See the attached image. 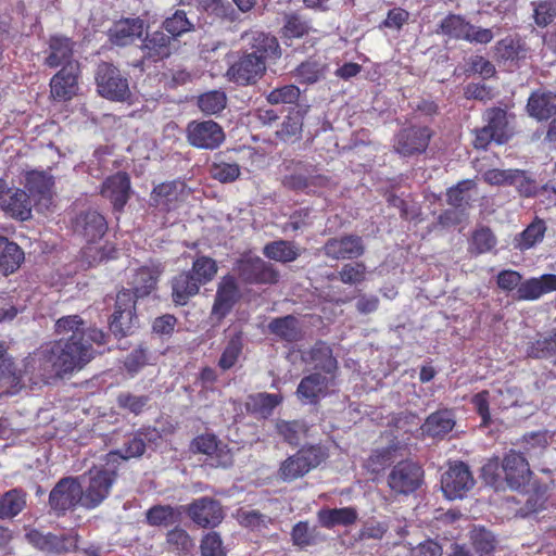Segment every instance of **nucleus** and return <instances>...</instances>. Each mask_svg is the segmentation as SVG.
<instances>
[{
	"label": "nucleus",
	"mask_w": 556,
	"mask_h": 556,
	"mask_svg": "<svg viewBox=\"0 0 556 556\" xmlns=\"http://www.w3.org/2000/svg\"><path fill=\"white\" fill-rule=\"evenodd\" d=\"M54 332L62 336L50 343L64 375L83 369L96 355L93 344L104 345L108 338L100 329L87 328L79 315L60 317Z\"/></svg>",
	"instance_id": "obj_1"
},
{
	"label": "nucleus",
	"mask_w": 556,
	"mask_h": 556,
	"mask_svg": "<svg viewBox=\"0 0 556 556\" xmlns=\"http://www.w3.org/2000/svg\"><path fill=\"white\" fill-rule=\"evenodd\" d=\"M81 479V506L90 510L100 506L109 497L117 479V470L94 466Z\"/></svg>",
	"instance_id": "obj_2"
},
{
	"label": "nucleus",
	"mask_w": 556,
	"mask_h": 556,
	"mask_svg": "<svg viewBox=\"0 0 556 556\" xmlns=\"http://www.w3.org/2000/svg\"><path fill=\"white\" fill-rule=\"evenodd\" d=\"M56 356L51 343L42 344L30 353L23 362V369H17L22 374V379L27 377L33 383L47 381L52 376H64L58 364Z\"/></svg>",
	"instance_id": "obj_3"
},
{
	"label": "nucleus",
	"mask_w": 556,
	"mask_h": 556,
	"mask_svg": "<svg viewBox=\"0 0 556 556\" xmlns=\"http://www.w3.org/2000/svg\"><path fill=\"white\" fill-rule=\"evenodd\" d=\"M437 34L447 36L455 40H465L470 43L486 45L494 38L490 28L475 26L463 15L450 13L438 25Z\"/></svg>",
	"instance_id": "obj_4"
},
{
	"label": "nucleus",
	"mask_w": 556,
	"mask_h": 556,
	"mask_svg": "<svg viewBox=\"0 0 556 556\" xmlns=\"http://www.w3.org/2000/svg\"><path fill=\"white\" fill-rule=\"evenodd\" d=\"M189 448L193 454L205 455V464L211 468L228 469L233 466L232 450L214 433L205 432L194 437Z\"/></svg>",
	"instance_id": "obj_5"
},
{
	"label": "nucleus",
	"mask_w": 556,
	"mask_h": 556,
	"mask_svg": "<svg viewBox=\"0 0 556 556\" xmlns=\"http://www.w3.org/2000/svg\"><path fill=\"white\" fill-rule=\"evenodd\" d=\"M97 90L100 96L111 101L123 102L130 98L128 79L109 62H101L96 71Z\"/></svg>",
	"instance_id": "obj_6"
},
{
	"label": "nucleus",
	"mask_w": 556,
	"mask_h": 556,
	"mask_svg": "<svg viewBox=\"0 0 556 556\" xmlns=\"http://www.w3.org/2000/svg\"><path fill=\"white\" fill-rule=\"evenodd\" d=\"M25 538L33 547L49 555L67 554L76 551L78 546V534L74 531L54 534L30 529Z\"/></svg>",
	"instance_id": "obj_7"
},
{
	"label": "nucleus",
	"mask_w": 556,
	"mask_h": 556,
	"mask_svg": "<svg viewBox=\"0 0 556 556\" xmlns=\"http://www.w3.org/2000/svg\"><path fill=\"white\" fill-rule=\"evenodd\" d=\"M233 269L247 285H275L279 280V271L275 266L258 256L239 258Z\"/></svg>",
	"instance_id": "obj_8"
},
{
	"label": "nucleus",
	"mask_w": 556,
	"mask_h": 556,
	"mask_svg": "<svg viewBox=\"0 0 556 556\" xmlns=\"http://www.w3.org/2000/svg\"><path fill=\"white\" fill-rule=\"evenodd\" d=\"M50 509L56 517L65 516L78 504L81 505V483L77 477L61 478L49 494Z\"/></svg>",
	"instance_id": "obj_9"
},
{
	"label": "nucleus",
	"mask_w": 556,
	"mask_h": 556,
	"mask_svg": "<svg viewBox=\"0 0 556 556\" xmlns=\"http://www.w3.org/2000/svg\"><path fill=\"white\" fill-rule=\"evenodd\" d=\"M241 38L245 43L243 50L261 60V63L266 67L270 63H276L281 58L279 41L269 33L250 29L244 31Z\"/></svg>",
	"instance_id": "obj_10"
},
{
	"label": "nucleus",
	"mask_w": 556,
	"mask_h": 556,
	"mask_svg": "<svg viewBox=\"0 0 556 556\" xmlns=\"http://www.w3.org/2000/svg\"><path fill=\"white\" fill-rule=\"evenodd\" d=\"M186 184L179 180L161 182L153 187L149 204L159 214L179 210L187 199Z\"/></svg>",
	"instance_id": "obj_11"
},
{
	"label": "nucleus",
	"mask_w": 556,
	"mask_h": 556,
	"mask_svg": "<svg viewBox=\"0 0 556 556\" xmlns=\"http://www.w3.org/2000/svg\"><path fill=\"white\" fill-rule=\"evenodd\" d=\"M76 42L63 34H52L46 41L43 65L49 68H62L80 65L75 58Z\"/></svg>",
	"instance_id": "obj_12"
},
{
	"label": "nucleus",
	"mask_w": 556,
	"mask_h": 556,
	"mask_svg": "<svg viewBox=\"0 0 556 556\" xmlns=\"http://www.w3.org/2000/svg\"><path fill=\"white\" fill-rule=\"evenodd\" d=\"M186 137L190 146L204 150H215L226 139L223 127L212 119L189 122L186 128Z\"/></svg>",
	"instance_id": "obj_13"
},
{
	"label": "nucleus",
	"mask_w": 556,
	"mask_h": 556,
	"mask_svg": "<svg viewBox=\"0 0 556 556\" xmlns=\"http://www.w3.org/2000/svg\"><path fill=\"white\" fill-rule=\"evenodd\" d=\"M173 37H169L163 30L147 33L141 40V59L137 60L132 66L143 72L146 65L169 58L173 51Z\"/></svg>",
	"instance_id": "obj_14"
},
{
	"label": "nucleus",
	"mask_w": 556,
	"mask_h": 556,
	"mask_svg": "<svg viewBox=\"0 0 556 556\" xmlns=\"http://www.w3.org/2000/svg\"><path fill=\"white\" fill-rule=\"evenodd\" d=\"M424 480V469L412 460L399 462L390 471L387 482L392 492L408 495L418 490Z\"/></svg>",
	"instance_id": "obj_15"
},
{
	"label": "nucleus",
	"mask_w": 556,
	"mask_h": 556,
	"mask_svg": "<svg viewBox=\"0 0 556 556\" xmlns=\"http://www.w3.org/2000/svg\"><path fill=\"white\" fill-rule=\"evenodd\" d=\"M137 321L136 300L130 290L124 289L116 295L114 313L110 320V330L116 337H126L132 332Z\"/></svg>",
	"instance_id": "obj_16"
},
{
	"label": "nucleus",
	"mask_w": 556,
	"mask_h": 556,
	"mask_svg": "<svg viewBox=\"0 0 556 556\" xmlns=\"http://www.w3.org/2000/svg\"><path fill=\"white\" fill-rule=\"evenodd\" d=\"M433 131L428 126H409L402 128L394 137L393 148L396 153L408 157L426 152Z\"/></svg>",
	"instance_id": "obj_17"
},
{
	"label": "nucleus",
	"mask_w": 556,
	"mask_h": 556,
	"mask_svg": "<svg viewBox=\"0 0 556 556\" xmlns=\"http://www.w3.org/2000/svg\"><path fill=\"white\" fill-rule=\"evenodd\" d=\"M266 71L267 67L261 63V60L242 50L239 59L228 67L226 76L229 81L245 87L255 85L263 78Z\"/></svg>",
	"instance_id": "obj_18"
},
{
	"label": "nucleus",
	"mask_w": 556,
	"mask_h": 556,
	"mask_svg": "<svg viewBox=\"0 0 556 556\" xmlns=\"http://www.w3.org/2000/svg\"><path fill=\"white\" fill-rule=\"evenodd\" d=\"M185 513L201 528H215L225 517L219 501L208 496L193 500L185 507Z\"/></svg>",
	"instance_id": "obj_19"
},
{
	"label": "nucleus",
	"mask_w": 556,
	"mask_h": 556,
	"mask_svg": "<svg viewBox=\"0 0 556 556\" xmlns=\"http://www.w3.org/2000/svg\"><path fill=\"white\" fill-rule=\"evenodd\" d=\"M442 491L450 500L462 498L473 486L475 479L463 462L451 464L441 479Z\"/></svg>",
	"instance_id": "obj_20"
},
{
	"label": "nucleus",
	"mask_w": 556,
	"mask_h": 556,
	"mask_svg": "<svg viewBox=\"0 0 556 556\" xmlns=\"http://www.w3.org/2000/svg\"><path fill=\"white\" fill-rule=\"evenodd\" d=\"M0 208L13 218L27 220L31 216L28 193L20 188H10L0 179Z\"/></svg>",
	"instance_id": "obj_21"
},
{
	"label": "nucleus",
	"mask_w": 556,
	"mask_h": 556,
	"mask_svg": "<svg viewBox=\"0 0 556 556\" xmlns=\"http://www.w3.org/2000/svg\"><path fill=\"white\" fill-rule=\"evenodd\" d=\"M334 376L312 372L304 376L298 388L296 396L303 404L317 405L321 399L329 394V389L334 384Z\"/></svg>",
	"instance_id": "obj_22"
},
{
	"label": "nucleus",
	"mask_w": 556,
	"mask_h": 556,
	"mask_svg": "<svg viewBox=\"0 0 556 556\" xmlns=\"http://www.w3.org/2000/svg\"><path fill=\"white\" fill-rule=\"evenodd\" d=\"M501 468L508 486L513 490H520L530 481V466L522 453L510 450L505 455Z\"/></svg>",
	"instance_id": "obj_23"
},
{
	"label": "nucleus",
	"mask_w": 556,
	"mask_h": 556,
	"mask_svg": "<svg viewBox=\"0 0 556 556\" xmlns=\"http://www.w3.org/2000/svg\"><path fill=\"white\" fill-rule=\"evenodd\" d=\"M146 28V21L141 17H122L109 28L108 37L112 45L127 47L140 39Z\"/></svg>",
	"instance_id": "obj_24"
},
{
	"label": "nucleus",
	"mask_w": 556,
	"mask_h": 556,
	"mask_svg": "<svg viewBox=\"0 0 556 556\" xmlns=\"http://www.w3.org/2000/svg\"><path fill=\"white\" fill-rule=\"evenodd\" d=\"M329 178L318 174L312 166L295 170L282 179L285 188L305 193H316L319 189L329 185Z\"/></svg>",
	"instance_id": "obj_25"
},
{
	"label": "nucleus",
	"mask_w": 556,
	"mask_h": 556,
	"mask_svg": "<svg viewBox=\"0 0 556 556\" xmlns=\"http://www.w3.org/2000/svg\"><path fill=\"white\" fill-rule=\"evenodd\" d=\"M80 65L60 68L50 79V94L56 101L73 99L78 90Z\"/></svg>",
	"instance_id": "obj_26"
},
{
	"label": "nucleus",
	"mask_w": 556,
	"mask_h": 556,
	"mask_svg": "<svg viewBox=\"0 0 556 556\" xmlns=\"http://www.w3.org/2000/svg\"><path fill=\"white\" fill-rule=\"evenodd\" d=\"M365 253L362 237L357 235H344L339 238H330L324 245V254L332 260H354Z\"/></svg>",
	"instance_id": "obj_27"
},
{
	"label": "nucleus",
	"mask_w": 556,
	"mask_h": 556,
	"mask_svg": "<svg viewBox=\"0 0 556 556\" xmlns=\"http://www.w3.org/2000/svg\"><path fill=\"white\" fill-rule=\"evenodd\" d=\"M130 178L126 172H117L105 178L101 195L109 199L113 210L122 212L130 198Z\"/></svg>",
	"instance_id": "obj_28"
},
{
	"label": "nucleus",
	"mask_w": 556,
	"mask_h": 556,
	"mask_svg": "<svg viewBox=\"0 0 556 556\" xmlns=\"http://www.w3.org/2000/svg\"><path fill=\"white\" fill-rule=\"evenodd\" d=\"M161 439V434L156 428L148 426L138 429L130 439H128L123 447V451H112L108 454L109 460L122 458H137L144 454L147 445L146 442L154 443Z\"/></svg>",
	"instance_id": "obj_29"
},
{
	"label": "nucleus",
	"mask_w": 556,
	"mask_h": 556,
	"mask_svg": "<svg viewBox=\"0 0 556 556\" xmlns=\"http://www.w3.org/2000/svg\"><path fill=\"white\" fill-rule=\"evenodd\" d=\"M240 299V290L236 279L231 275L222 278L217 286L212 315L217 319H224L233 308Z\"/></svg>",
	"instance_id": "obj_30"
},
{
	"label": "nucleus",
	"mask_w": 556,
	"mask_h": 556,
	"mask_svg": "<svg viewBox=\"0 0 556 556\" xmlns=\"http://www.w3.org/2000/svg\"><path fill=\"white\" fill-rule=\"evenodd\" d=\"M75 231L79 232L89 243L100 240L108 230V223L103 215L93 210L80 213L74 225Z\"/></svg>",
	"instance_id": "obj_31"
},
{
	"label": "nucleus",
	"mask_w": 556,
	"mask_h": 556,
	"mask_svg": "<svg viewBox=\"0 0 556 556\" xmlns=\"http://www.w3.org/2000/svg\"><path fill=\"white\" fill-rule=\"evenodd\" d=\"M201 287L192 273L182 270L170 280L172 300L175 305L185 306L200 292Z\"/></svg>",
	"instance_id": "obj_32"
},
{
	"label": "nucleus",
	"mask_w": 556,
	"mask_h": 556,
	"mask_svg": "<svg viewBox=\"0 0 556 556\" xmlns=\"http://www.w3.org/2000/svg\"><path fill=\"white\" fill-rule=\"evenodd\" d=\"M162 273L163 267L161 264L152 266L146 265L136 269L130 282L132 286L130 292L134 299L144 298L155 290Z\"/></svg>",
	"instance_id": "obj_33"
},
{
	"label": "nucleus",
	"mask_w": 556,
	"mask_h": 556,
	"mask_svg": "<svg viewBox=\"0 0 556 556\" xmlns=\"http://www.w3.org/2000/svg\"><path fill=\"white\" fill-rule=\"evenodd\" d=\"M317 519L321 527L332 529L338 526L351 527L358 519V511L353 506L341 508H321L317 511Z\"/></svg>",
	"instance_id": "obj_34"
},
{
	"label": "nucleus",
	"mask_w": 556,
	"mask_h": 556,
	"mask_svg": "<svg viewBox=\"0 0 556 556\" xmlns=\"http://www.w3.org/2000/svg\"><path fill=\"white\" fill-rule=\"evenodd\" d=\"M554 290H556V275L546 274L521 282L517 289V299L526 301L536 300Z\"/></svg>",
	"instance_id": "obj_35"
},
{
	"label": "nucleus",
	"mask_w": 556,
	"mask_h": 556,
	"mask_svg": "<svg viewBox=\"0 0 556 556\" xmlns=\"http://www.w3.org/2000/svg\"><path fill=\"white\" fill-rule=\"evenodd\" d=\"M527 111L538 121H548L556 113V96L540 90L532 92L528 99Z\"/></svg>",
	"instance_id": "obj_36"
},
{
	"label": "nucleus",
	"mask_w": 556,
	"mask_h": 556,
	"mask_svg": "<svg viewBox=\"0 0 556 556\" xmlns=\"http://www.w3.org/2000/svg\"><path fill=\"white\" fill-rule=\"evenodd\" d=\"M455 416L452 409H439L430 414L422 426L424 432L431 438H443L455 427Z\"/></svg>",
	"instance_id": "obj_37"
},
{
	"label": "nucleus",
	"mask_w": 556,
	"mask_h": 556,
	"mask_svg": "<svg viewBox=\"0 0 556 556\" xmlns=\"http://www.w3.org/2000/svg\"><path fill=\"white\" fill-rule=\"evenodd\" d=\"M24 260L25 255L22 248L8 238L0 236V274L8 276L15 273Z\"/></svg>",
	"instance_id": "obj_38"
},
{
	"label": "nucleus",
	"mask_w": 556,
	"mask_h": 556,
	"mask_svg": "<svg viewBox=\"0 0 556 556\" xmlns=\"http://www.w3.org/2000/svg\"><path fill=\"white\" fill-rule=\"evenodd\" d=\"M27 505V492L22 488H13L0 497V519H13L20 515Z\"/></svg>",
	"instance_id": "obj_39"
},
{
	"label": "nucleus",
	"mask_w": 556,
	"mask_h": 556,
	"mask_svg": "<svg viewBox=\"0 0 556 556\" xmlns=\"http://www.w3.org/2000/svg\"><path fill=\"white\" fill-rule=\"evenodd\" d=\"M526 43L518 36H506L498 40L494 47V53L500 61L518 62L527 56Z\"/></svg>",
	"instance_id": "obj_40"
},
{
	"label": "nucleus",
	"mask_w": 556,
	"mask_h": 556,
	"mask_svg": "<svg viewBox=\"0 0 556 556\" xmlns=\"http://www.w3.org/2000/svg\"><path fill=\"white\" fill-rule=\"evenodd\" d=\"M277 434L290 446H298L308 435L309 426L305 420L278 419L275 425Z\"/></svg>",
	"instance_id": "obj_41"
},
{
	"label": "nucleus",
	"mask_w": 556,
	"mask_h": 556,
	"mask_svg": "<svg viewBox=\"0 0 556 556\" xmlns=\"http://www.w3.org/2000/svg\"><path fill=\"white\" fill-rule=\"evenodd\" d=\"M291 540L293 545L303 549L326 541V535L317 526L311 527L308 521H299L291 530Z\"/></svg>",
	"instance_id": "obj_42"
},
{
	"label": "nucleus",
	"mask_w": 556,
	"mask_h": 556,
	"mask_svg": "<svg viewBox=\"0 0 556 556\" xmlns=\"http://www.w3.org/2000/svg\"><path fill=\"white\" fill-rule=\"evenodd\" d=\"M268 329L270 333L288 343H293L301 339L299 320L293 315L274 318L268 324Z\"/></svg>",
	"instance_id": "obj_43"
},
{
	"label": "nucleus",
	"mask_w": 556,
	"mask_h": 556,
	"mask_svg": "<svg viewBox=\"0 0 556 556\" xmlns=\"http://www.w3.org/2000/svg\"><path fill=\"white\" fill-rule=\"evenodd\" d=\"M486 126L496 137L497 144H504L509 139L507 112L504 109L494 106L485 110L482 116Z\"/></svg>",
	"instance_id": "obj_44"
},
{
	"label": "nucleus",
	"mask_w": 556,
	"mask_h": 556,
	"mask_svg": "<svg viewBox=\"0 0 556 556\" xmlns=\"http://www.w3.org/2000/svg\"><path fill=\"white\" fill-rule=\"evenodd\" d=\"M395 445L374 448L364 462V469L375 476H379L394 462Z\"/></svg>",
	"instance_id": "obj_45"
},
{
	"label": "nucleus",
	"mask_w": 556,
	"mask_h": 556,
	"mask_svg": "<svg viewBox=\"0 0 556 556\" xmlns=\"http://www.w3.org/2000/svg\"><path fill=\"white\" fill-rule=\"evenodd\" d=\"M309 359L315 364V368L326 375L334 376L338 369V362L332 354V349L326 342L317 341L309 351Z\"/></svg>",
	"instance_id": "obj_46"
},
{
	"label": "nucleus",
	"mask_w": 556,
	"mask_h": 556,
	"mask_svg": "<svg viewBox=\"0 0 556 556\" xmlns=\"http://www.w3.org/2000/svg\"><path fill=\"white\" fill-rule=\"evenodd\" d=\"M263 254L276 262L291 263L300 256V251L293 241L280 239L265 244Z\"/></svg>",
	"instance_id": "obj_47"
},
{
	"label": "nucleus",
	"mask_w": 556,
	"mask_h": 556,
	"mask_svg": "<svg viewBox=\"0 0 556 556\" xmlns=\"http://www.w3.org/2000/svg\"><path fill=\"white\" fill-rule=\"evenodd\" d=\"M469 541L478 556H489L493 554L497 545L494 533L482 526H475L470 530Z\"/></svg>",
	"instance_id": "obj_48"
},
{
	"label": "nucleus",
	"mask_w": 556,
	"mask_h": 556,
	"mask_svg": "<svg viewBox=\"0 0 556 556\" xmlns=\"http://www.w3.org/2000/svg\"><path fill=\"white\" fill-rule=\"evenodd\" d=\"M309 472L327 462L330 456L329 447L321 442L306 443L296 451Z\"/></svg>",
	"instance_id": "obj_49"
},
{
	"label": "nucleus",
	"mask_w": 556,
	"mask_h": 556,
	"mask_svg": "<svg viewBox=\"0 0 556 556\" xmlns=\"http://www.w3.org/2000/svg\"><path fill=\"white\" fill-rule=\"evenodd\" d=\"M244 348L243 337L241 332H237L232 334L224 350L222 351L220 357L217 362V366L222 371H227L232 369L236 364L239 362L240 356L242 355Z\"/></svg>",
	"instance_id": "obj_50"
},
{
	"label": "nucleus",
	"mask_w": 556,
	"mask_h": 556,
	"mask_svg": "<svg viewBox=\"0 0 556 556\" xmlns=\"http://www.w3.org/2000/svg\"><path fill=\"white\" fill-rule=\"evenodd\" d=\"M546 226L544 220L535 218L528 227L514 239V247L520 251L533 248L544 238Z\"/></svg>",
	"instance_id": "obj_51"
},
{
	"label": "nucleus",
	"mask_w": 556,
	"mask_h": 556,
	"mask_svg": "<svg viewBox=\"0 0 556 556\" xmlns=\"http://www.w3.org/2000/svg\"><path fill=\"white\" fill-rule=\"evenodd\" d=\"M179 518V510L170 505H154L146 511V521L152 527H169Z\"/></svg>",
	"instance_id": "obj_52"
},
{
	"label": "nucleus",
	"mask_w": 556,
	"mask_h": 556,
	"mask_svg": "<svg viewBox=\"0 0 556 556\" xmlns=\"http://www.w3.org/2000/svg\"><path fill=\"white\" fill-rule=\"evenodd\" d=\"M281 402L282 396L279 394L261 392L249 396L247 407L252 414L268 417Z\"/></svg>",
	"instance_id": "obj_53"
},
{
	"label": "nucleus",
	"mask_w": 556,
	"mask_h": 556,
	"mask_svg": "<svg viewBox=\"0 0 556 556\" xmlns=\"http://www.w3.org/2000/svg\"><path fill=\"white\" fill-rule=\"evenodd\" d=\"M188 271L194 275V278L201 286H205L215 278L218 271V265L214 258L206 255H199L194 258Z\"/></svg>",
	"instance_id": "obj_54"
},
{
	"label": "nucleus",
	"mask_w": 556,
	"mask_h": 556,
	"mask_svg": "<svg viewBox=\"0 0 556 556\" xmlns=\"http://www.w3.org/2000/svg\"><path fill=\"white\" fill-rule=\"evenodd\" d=\"M215 155V161L210 166V176L222 184L235 182L241 175V168L238 163H227Z\"/></svg>",
	"instance_id": "obj_55"
},
{
	"label": "nucleus",
	"mask_w": 556,
	"mask_h": 556,
	"mask_svg": "<svg viewBox=\"0 0 556 556\" xmlns=\"http://www.w3.org/2000/svg\"><path fill=\"white\" fill-rule=\"evenodd\" d=\"M309 472L296 452L280 463L278 477L283 482H293Z\"/></svg>",
	"instance_id": "obj_56"
},
{
	"label": "nucleus",
	"mask_w": 556,
	"mask_h": 556,
	"mask_svg": "<svg viewBox=\"0 0 556 556\" xmlns=\"http://www.w3.org/2000/svg\"><path fill=\"white\" fill-rule=\"evenodd\" d=\"M325 73V66L316 59L309 58L300 63L293 75L300 84H315L317 83Z\"/></svg>",
	"instance_id": "obj_57"
},
{
	"label": "nucleus",
	"mask_w": 556,
	"mask_h": 556,
	"mask_svg": "<svg viewBox=\"0 0 556 556\" xmlns=\"http://www.w3.org/2000/svg\"><path fill=\"white\" fill-rule=\"evenodd\" d=\"M2 382L13 388L22 386V374L17 370L13 358L8 355L4 343H0V383Z\"/></svg>",
	"instance_id": "obj_58"
},
{
	"label": "nucleus",
	"mask_w": 556,
	"mask_h": 556,
	"mask_svg": "<svg viewBox=\"0 0 556 556\" xmlns=\"http://www.w3.org/2000/svg\"><path fill=\"white\" fill-rule=\"evenodd\" d=\"M497 243V239L493 231L485 226L477 228L472 235L469 245L471 254L480 255L491 252Z\"/></svg>",
	"instance_id": "obj_59"
},
{
	"label": "nucleus",
	"mask_w": 556,
	"mask_h": 556,
	"mask_svg": "<svg viewBox=\"0 0 556 556\" xmlns=\"http://www.w3.org/2000/svg\"><path fill=\"white\" fill-rule=\"evenodd\" d=\"M473 188H476V182L472 179H465L457 182L455 186L447 189V203L455 208L465 210L470 205L471 201V198L467 194V192Z\"/></svg>",
	"instance_id": "obj_60"
},
{
	"label": "nucleus",
	"mask_w": 556,
	"mask_h": 556,
	"mask_svg": "<svg viewBox=\"0 0 556 556\" xmlns=\"http://www.w3.org/2000/svg\"><path fill=\"white\" fill-rule=\"evenodd\" d=\"M227 105V96L224 91L212 90L204 92L198 98V106L205 115H217Z\"/></svg>",
	"instance_id": "obj_61"
},
{
	"label": "nucleus",
	"mask_w": 556,
	"mask_h": 556,
	"mask_svg": "<svg viewBox=\"0 0 556 556\" xmlns=\"http://www.w3.org/2000/svg\"><path fill=\"white\" fill-rule=\"evenodd\" d=\"M193 29V24L182 10H177L172 16L166 17L162 23V30H165L175 41L179 36Z\"/></svg>",
	"instance_id": "obj_62"
},
{
	"label": "nucleus",
	"mask_w": 556,
	"mask_h": 556,
	"mask_svg": "<svg viewBox=\"0 0 556 556\" xmlns=\"http://www.w3.org/2000/svg\"><path fill=\"white\" fill-rule=\"evenodd\" d=\"M525 177L520 169H489L483 174V179L491 186H511Z\"/></svg>",
	"instance_id": "obj_63"
},
{
	"label": "nucleus",
	"mask_w": 556,
	"mask_h": 556,
	"mask_svg": "<svg viewBox=\"0 0 556 556\" xmlns=\"http://www.w3.org/2000/svg\"><path fill=\"white\" fill-rule=\"evenodd\" d=\"M311 26L306 20L298 14H289L285 17V24L281 28V36L285 39H298L307 35Z\"/></svg>",
	"instance_id": "obj_64"
}]
</instances>
